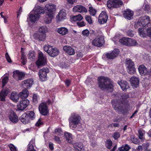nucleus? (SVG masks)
<instances>
[{
  "mask_svg": "<svg viewBox=\"0 0 151 151\" xmlns=\"http://www.w3.org/2000/svg\"><path fill=\"white\" fill-rule=\"evenodd\" d=\"M73 146L76 151H86L81 143L74 144Z\"/></svg>",
  "mask_w": 151,
  "mask_h": 151,
  "instance_id": "obj_27",
  "label": "nucleus"
},
{
  "mask_svg": "<svg viewBox=\"0 0 151 151\" xmlns=\"http://www.w3.org/2000/svg\"><path fill=\"white\" fill-rule=\"evenodd\" d=\"M142 9L145 11L148 12L150 9V7L149 5L144 4L142 6Z\"/></svg>",
  "mask_w": 151,
  "mask_h": 151,
  "instance_id": "obj_53",
  "label": "nucleus"
},
{
  "mask_svg": "<svg viewBox=\"0 0 151 151\" xmlns=\"http://www.w3.org/2000/svg\"><path fill=\"white\" fill-rule=\"evenodd\" d=\"M39 110L40 113L43 115H47L48 113V108L45 103H42L40 104Z\"/></svg>",
  "mask_w": 151,
  "mask_h": 151,
  "instance_id": "obj_9",
  "label": "nucleus"
},
{
  "mask_svg": "<svg viewBox=\"0 0 151 151\" xmlns=\"http://www.w3.org/2000/svg\"><path fill=\"white\" fill-rule=\"evenodd\" d=\"M10 92V90L8 88L2 89L0 93V100L1 101H5V98Z\"/></svg>",
  "mask_w": 151,
  "mask_h": 151,
  "instance_id": "obj_15",
  "label": "nucleus"
},
{
  "mask_svg": "<svg viewBox=\"0 0 151 151\" xmlns=\"http://www.w3.org/2000/svg\"><path fill=\"white\" fill-rule=\"evenodd\" d=\"M108 19V16L106 12L102 11L100 14L98 18L99 24H103L106 23Z\"/></svg>",
  "mask_w": 151,
  "mask_h": 151,
  "instance_id": "obj_8",
  "label": "nucleus"
},
{
  "mask_svg": "<svg viewBox=\"0 0 151 151\" xmlns=\"http://www.w3.org/2000/svg\"><path fill=\"white\" fill-rule=\"evenodd\" d=\"M63 49L69 55H73L75 54V51L74 49L70 46L65 45L63 47Z\"/></svg>",
  "mask_w": 151,
  "mask_h": 151,
  "instance_id": "obj_20",
  "label": "nucleus"
},
{
  "mask_svg": "<svg viewBox=\"0 0 151 151\" xmlns=\"http://www.w3.org/2000/svg\"><path fill=\"white\" fill-rule=\"evenodd\" d=\"M28 58L31 60L34 61L36 58L35 52L32 50L29 51L28 54Z\"/></svg>",
  "mask_w": 151,
  "mask_h": 151,
  "instance_id": "obj_36",
  "label": "nucleus"
},
{
  "mask_svg": "<svg viewBox=\"0 0 151 151\" xmlns=\"http://www.w3.org/2000/svg\"><path fill=\"white\" fill-rule=\"evenodd\" d=\"M90 33L87 29L83 30L82 32V34L84 36L88 37Z\"/></svg>",
  "mask_w": 151,
  "mask_h": 151,
  "instance_id": "obj_50",
  "label": "nucleus"
},
{
  "mask_svg": "<svg viewBox=\"0 0 151 151\" xmlns=\"http://www.w3.org/2000/svg\"><path fill=\"white\" fill-rule=\"evenodd\" d=\"M125 64L126 66H134V62L129 58L126 59Z\"/></svg>",
  "mask_w": 151,
  "mask_h": 151,
  "instance_id": "obj_43",
  "label": "nucleus"
},
{
  "mask_svg": "<svg viewBox=\"0 0 151 151\" xmlns=\"http://www.w3.org/2000/svg\"><path fill=\"white\" fill-rule=\"evenodd\" d=\"M65 136L68 142L70 144L72 143V135L70 133L67 132L65 133Z\"/></svg>",
  "mask_w": 151,
  "mask_h": 151,
  "instance_id": "obj_37",
  "label": "nucleus"
},
{
  "mask_svg": "<svg viewBox=\"0 0 151 151\" xmlns=\"http://www.w3.org/2000/svg\"><path fill=\"white\" fill-rule=\"evenodd\" d=\"M120 136V134L119 132H115L114 133L113 137L114 139L116 140L118 139Z\"/></svg>",
  "mask_w": 151,
  "mask_h": 151,
  "instance_id": "obj_55",
  "label": "nucleus"
},
{
  "mask_svg": "<svg viewBox=\"0 0 151 151\" xmlns=\"http://www.w3.org/2000/svg\"><path fill=\"white\" fill-rule=\"evenodd\" d=\"M49 72V69L47 67L43 68L40 70L38 73L39 77L42 81H45L47 79V73Z\"/></svg>",
  "mask_w": 151,
  "mask_h": 151,
  "instance_id": "obj_7",
  "label": "nucleus"
},
{
  "mask_svg": "<svg viewBox=\"0 0 151 151\" xmlns=\"http://www.w3.org/2000/svg\"><path fill=\"white\" fill-rule=\"evenodd\" d=\"M20 121L24 124H26L29 122L30 121L29 117L27 114L24 113L19 118Z\"/></svg>",
  "mask_w": 151,
  "mask_h": 151,
  "instance_id": "obj_16",
  "label": "nucleus"
},
{
  "mask_svg": "<svg viewBox=\"0 0 151 151\" xmlns=\"http://www.w3.org/2000/svg\"><path fill=\"white\" fill-rule=\"evenodd\" d=\"M88 11L90 14L92 16H94L97 12L96 10L92 6L89 7Z\"/></svg>",
  "mask_w": 151,
  "mask_h": 151,
  "instance_id": "obj_46",
  "label": "nucleus"
},
{
  "mask_svg": "<svg viewBox=\"0 0 151 151\" xmlns=\"http://www.w3.org/2000/svg\"><path fill=\"white\" fill-rule=\"evenodd\" d=\"M85 19L86 21L90 24H91L93 23L91 17L89 16H86L85 17Z\"/></svg>",
  "mask_w": 151,
  "mask_h": 151,
  "instance_id": "obj_54",
  "label": "nucleus"
},
{
  "mask_svg": "<svg viewBox=\"0 0 151 151\" xmlns=\"http://www.w3.org/2000/svg\"><path fill=\"white\" fill-rule=\"evenodd\" d=\"M33 83V81L32 79H29L24 81L22 84L24 88H28L32 86Z\"/></svg>",
  "mask_w": 151,
  "mask_h": 151,
  "instance_id": "obj_17",
  "label": "nucleus"
},
{
  "mask_svg": "<svg viewBox=\"0 0 151 151\" xmlns=\"http://www.w3.org/2000/svg\"><path fill=\"white\" fill-rule=\"evenodd\" d=\"M134 32L131 29H129L127 32L126 34L128 36L133 37L134 35Z\"/></svg>",
  "mask_w": 151,
  "mask_h": 151,
  "instance_id": "obj_52",
  "label": "nucleus"
},
{
  "mask_svg": "<svg viewBox=\"0 0 151 151\" xmlns=\"http://www.w3.org/2000/svg\"><path fill=\"white\" fill-rule=\"evenodd\" d=\"M127 70L128 73L131 74L136 73V69L134 67H127Z\"/></svg>",
  "mask_w": 151,
  "mask_h": 151,
  "instance_id": "obj_45",
  "label": "nucleus"
},
{
  "mask_svg": "<svg viewBox=\"0 0 151 151\" xmlns=\"http://www.w3.org/2000/svg\"><path fill=\"white\" fill-rule=\"evenodd\" d=\"M29 20L31 22L35 23L36 21H37L39 18L40 17L38 16V15L35 14L33 12V13L31 12L29 14Z\"/></svg>",
  "mask_w": 151,
  "mask_h": 151,
  "instance_id": "obj_24",
  "label": "nucleus"
},
{
  "mask_svg": "<svg viewBox=\"0 0 151 151\" xmlns=\"http://www.w3.org/2000/svg\"><path fill=\"white\" fill-rule=\"evenodd\" d=\"M33 36L35 39L39 41H44L46 38V34L39 33L38 32L35 33Z\"/></svg>",
  "mask_w": 151,
  "mask_h": 151,
  "instance_id": "obj_14",
  "label": "nucleus"
},
{
  "mask_svg": "<svg viewBox=\"0 0 151 151\" xmlns=\"http://www.w3.org/2000/svg\"><path fill=\"white\" fill-rule=\"evenodd\" d=\"M34 12L37 15H38V16L40 17V14H44L45 12L42 8L40 6H37L35 9V11Z\"/></svg>",
  "mask_w": 151,
  "mask_h": 151,
  "instance_id": "obj_30",
  "label": "nucleus"
},
{
  "mask_svg": "<svg viewBox=\"0 0 151 151\" xmlns=\"http://www.w3.org/2000/svg\"><path fill=\"white\" fill-rule=\"evenodd\" d=\"M29 117V119L30 118H31L32 119H33L35 116V114L34 111H29V113L28 114Z\"/></svg>",
  "mask_w": 151,
  "mask_h": 151,
  "instance_id": "obj_56",
  "label": "nucleus"
},
{
  "mask_svg": "<svg viewBox=\"0 0 151 151\" xmlns=\"http://www.w3.org/2000/svg\"><path fill=\"white\" fill-rule=\"evenodd\" d=\"M8 81V77L7 76L4 78L2 81V87L4 88L5 85L7 83Z\"/></svg>",
  "mask_w": 151,
  "mask_h": 151,
  "instance_id": "obj_49",
  "label": "nucleus"
},
{
  "mask_svg": "<svg viewBox=\"0 0 151 151\" xmlns=\"http://www.w3.org/2000/svg\"><path fill=\"white\" fill-rule=\"evenodd\" d=\"M57 32L62 35L66 34L68 32V29L65 27H61L57 29Z\"/></svg>",
  "mask_w": 151,
  "mask_h": 151,
  "instance_id": "obj_31",
  "label": "nucleus"
},
{
  "mask_svg": "<svg viewBox=\"0 0 151 151\" xmlns=\"http://www.w3.org/2000/svg\"><path fill=\"white\" fill-rule=\"evenodd\" d=\"M117 96H118L119 97H121L120 99H119L118 100H119L121 101H122L123 103L125 100L128 98L129 97L128 94L126 93L122 94H117Z\"/></svg>",
  "mask_w": 151,
  "mask_h": 151,
  "instance_id": "obj_35",
  "label": "nucleus"
},
{
  "mask_svg": "<svg viewBox=\"0 0 151 151\" xmlns=\"http://www.w3.org/2000/svg\"><path fill=\"white\" fill-rule=\"evenodd\" d=\"M22 60V63L23 65H24L27 61V58L26 57H24V56H23L21 58Z\"/></svg>",
  "mask_w": 151,
  "mask_h": 151,
  "instance_id": "obj_63",
  "label": "nucleus"
},
{
  "mask_svg": "<svg viewBox=\"0 0 151 151\" xmlns=\"http://www.w3.org/2000/svg\"><path fill=\"white\" fill-rule=\"evenodd\" d=\"M129 38L124 37L120 39L119 42L122 45L127 46Z\"/></svg>",
  "mask_w": 151,
  "mask_h": 151,
  "instance_id": "obj_40",
  "label": "nucleus"
},
{
  "mask_svg": "<svg viewBox=\"0 0 151 151\" xmlns=\"http://www.w3.org/2000/svg\"><path fill=\"white\" fill-rule=\"evenodd\" d=\"M19 95L15 91L12 92L10 96V99L15 102H17L19 101Z\"/></svg>",
  "mask_w": 151,
  "mask_h": 151,
  "instance_id": "obj_26",
  "label": "nucleus"
},
{
  "mask_svg": "<svg viewBox=\"0 0 151 151\" xmlns=\"http://www.w3.org/2000/svg\"><path fill=\"white\" fill-rule=\"evenodd\" d=\"M119 51L118 49H114L111 52L106 53V57L109 59L112 60L114 59L119 54Z\"/></svg>",
  "mask_w": 151,
  "mask_h": 151,
  "instance_id": "obj_10",
  "label": "nucleus"
},
{
  "mask_svg": "<svg viewBox=\"0 0 151 151\" xmlns=\"http://www.w3.org/2000/svg\"><path fill=\"white\" fill-rule=\"evenodd\" d=\"M47 32V28L45 26H43L40 27L38 30L39 33L46 34Z\"/></svg>",
  "mask_w": 151,
  "mask_h": 151,
  "instance_id": "obj_38",
  "label": "nucleus"
},
{
  "mask_svg": "<svg viewBox=\"0 0 151 151\" xmlns=\"http://www.w3.org/2000/svg\"><path fill=\"white\" fill-rule=\"evenodd\" d=\"M124 17L126 19L128 20H130L133 18V16L134 15L133 11L129 9H126L123 11Z\"/></svg>",
  "mask_w": 151,
  "mask_h": 151,
  "instance_id": "obj_11",
  "label": "nucleus"
},
{
  "mask_svg": "<svg viewBox=\"0 0 151 151\" xmlns=\"http://www.w3.org/2000/svg\"><path fill=\"white\" fill-rule=\"evenodd\" d=\"M118 83L124 91H126L127 89H128L129 87V84L125 81H119Z\"/></svg>",
  "mask_w": 151,
  "mask_h": 151,
  "instance_id": "obj_19",
  "label": "nucleus"
},
{
  "mask_svg": "<svg viewBox=\"0 0 151 151\" xmlns=\"http://www.w3.org/2000/svg\"><path fill=\"white\" fill-rule=\"evenodd\" d=\"M130 81L132 86L136 88L138 86L139 80L137 77L133 76L131 78Z\"/></svg>",
  "mask_w": 151,
  "mask_h": 151,
  "instance_id": "obj_22",
  "label": "nucleus"
},
{
  "mask_svg": "<svg viewBox=\"0 0 151 151\" xmlns=\"http://www.w3.org/2000/svg\"><path fill=\"white\" fill-rule=\"evenodd\" d=\"M5 57L6 58V60L7 61L9 62V63H11L12 62V60L9 56V55L8 53V52H6L5 54Z\"/></svg>",
  "mask_w": 151,
  "mask_h": 151,
  "instance_id": "obj_58",
  "label": "nucleus"
},
{
  "mask_svg": "<svg viewBox=\"0 0 151 151\" xmlns=\"http://www.w3.org/2000/svg\"><path fill=\"white\" fill-rule=\"evenodd\" d=\"M13 73V77H14L15 76H17L18 79L19 80H22V78L24 76V74L23 73L20 72L18 70L14 71Z\"/></svg>",
  "mask_w": 151,
  "mask_h": 151,
  "instance_id": "obj_32",
  "label": "nucleus"
},
{
  "mask_svg": "<svg viewBox=\"0 0 151 151\" xmlns=\"http://www.w3.org/2000/svg\"><path fill=\"white\" fill-rule=\"evenodd\" d=\"M71 19L74 21H80L82 20L83 17L81 14H79L77 15L73 16L71 17Z\"/></svg>",
  "mask_w": 151,
  "mask_h": 151,
  "instance_id": "obj_41",
  "label": "nucleus"
},
{
  "mask_svg": "<svg viewBox=\"0 0 151 151\" xmlns=\"http://www.w3.org/2000/svg\"><path fill=\"white\" fill-rule=\"evenodd\" d=\"M112 104L116 111L119 114H124L127 112L126 109L123 106V102L115 99L111 101Z\"/></svg>",
  "mask_w": 151,
  "mask_h": 151,
  "instance_id": "obj_2",
  "label": "nucleus"
},
{
  "mask_svg": "<svg viewBox=\"0 0 151 151\" xmlns=\"http://www.w3.org/2000/svg\"><path fill=\"white\" fill-rule=\"evenodd\" d=\"M37 96L36 94H34L32 97V101L35 103H36L37 102Z\"/></svg>",
  "mask_w": 151,
  "mask_h": 151,
  "instance_id": "obj_59",
  "label": "nucleus"
},
{
  "mask_svg": "<svg viewBox=\"0 0 151 151\" xmlns=\"http://www.w3.org/2000/svg\"><path fill=\"white\" fill-rule=\"evenodd\" d=\"M44 50L48 54V52L50 49H52V46L49 45H45L43 47Z\"/></svg>",
  "mask_w": 151,
  "mask_h": 151,
  "instance_id": "obj_51",
  "label": "nucleus"
},
{
  "mask_svg": "<svg viewBox=\"0 0 151 151\" xmlns=\"http://www.w3.org/2000/svg\"><path fill=\"white\" fill-rule=\"evenodd\" d=\"M98 81L99 87L101 89L110 92L112 91L113 85L109 78L103 76H99Z\"/></svg>",
  "mask_w": 151,
  "mask_h": 151,
  "instance_id": "obj_1",
  "label": "nucleus"
},
{
  "mask_svg": "<svg viewBox=\"0 0 151 151\" xmlns=\"http://www.w3.org/2000/svg\"><path fill=\"white\" fill-rule=\"evenodd\" d=\"M115 8H118L123 5V1L121 0H114Z\"/></svg>",
  "mask_w": 151,
  "mask_h": 151,
  "instance_id": "obj_34",
  "label": "nucleus"
},
{
  "mask_svg": "<svg viewBox=\"0 0 151 151\" xmlns=\"http://www.w3.org/2000/svg\"><path fill=\"white\" fill-rule=\"evenodd\" d=\"M77 24L80 27H83L86 25V23L83 22H77Z\"/></svg>",
  "mask_w": 151,
  "mask_h": 151,
  "instance_id": "obj_62",
  "label": "nucleus"
},
{
  "mask_svg": "<svg viewBox=\"0 0 151 151\" xmlns=\"http://www.w3.org/2000/svg\"><path fill=\"white\" fill-rule=\"evenodd\" d=\"M47 63V59L44 56L43 54L40 51L38 53V57L37 60L36 62L37 66L45 65Z\"/></svg>",
  "mask_w": 151,
  "mask_h": 151,
  "instance_id": "obj_5",
  "label": "nucleus"
},
{
  "mask_svg": "<svg viewBox=\"0 0 151 151\" xmlns=\"http://www.w3.org/2000/svg\"><path fill=\"white\" fill-rule=\"evenodd\" d=\"M59 52V51L56 47L53 48L52 46V49L48 52V55L50 56L54 57L57 56Z\"/></svg>",
  "mask_w": 151,
  "mask_h": 151,
  "instance_id": "obj_23",
  "label": "nucleus"
},
{
  "mask_svg": "<svg viewBox=\"0 0 151 151\" xmlns=\"http://www.w3.org/2000/svg\"><path fill=\"white\" fill-rule=\"evenodd\" d=\"M73 11L74 12L80 13H86L87 12L86 9L82 5H77L73 8Z\"/></svg>",
  "mask_w": 151,
  "mask_h": 151,
  "instance_id": "obj_13",
  "label": "nucleus"
},
{
  "mask_svg": "<svg viewBox=\"0 0 151 151\" xmlns=\"http://www.w3.org/2000/svg\"><path fill=\"white\" fill-rule=\"evenodd\" d=\"M9 147L11 151H17L16 147L12 144H10Z\"/></svg>",
  "mask_w": 151,
  "mask_h": 151,
  "instance_id": "obj_57",
  "label": "nucleus"
},
{
  "mask_svg": "<svg viewBox=\"0 0 151 151\" xmlns=\"http://www.w3.org/2000/svg\"><path fill=\"white\" fill-rule=\"evenodd\" d=\"M9 118L10 121L14 123H17L18 121V116L13 111H11L9 114Z\"/></svg>",
  "mask_w": 151,
  "mask_h": 151,
  "instance_id": "obj_21",
  "label": "nucleus"
},
{
  "mask_svg": "<svg viewBox=\"0 0 151 151\" xmlns=\"http://www.w3.org/2000/svg\"><path fill=\"white\" fill-rule=\"evenodd\" d=\"M130 139L131 141L134 143L136 144H139V141L136 138H135L133 135H131L130 136Z\"/></svg>",
  "mask_w": 151,
  "mask_h": 151,
  "instance_id": "obj_48",
  "label": "nucleus"
},
{
  "mask_svg": "<svg viewBox=\"0 0 151 151\" xmlns=\"http://www.w3.org/2000/svg\"><path fill=\"white\" fill-rule=\"evenodd\" d=\"M29 95V92L25 88H24L19 93V96L20 98L23 99L27 98Z\"/></svg>",
  "mask_w": 151,
  "mask_h": 151,
  "instance_id": "obj_29",
  "label": "nucleus"
},
{
  "mask_svg": "<svg viewBox=\"0 0 151 151\" xmlns=\"http://www.w3.org/2000/svg\"><path fill=\"white\" fill-rule=\"evenodd\" d=\"M29 103V101L27 99L20 101L19 104L17 105L18 109L19 110H23L27 106Z\"/></svg>",
  "mask_w": 151,
  "mask_h": 151,
  "instance_id": "obj_12",
  "label": "nucleus"
},
{
  "mask_svg": "<svg viewBox=\"0 0 151 151\" xmlns=\"http://www.w3.org/2000/svg\"><path fill=\"white\" fill-rule=\"evenodd\" d=\"M81 119L80 116L75 113H73L69 119V126L70 128L74 129L77 126V125L80 122Z\"/></svg>",
  "mask_w": 151,
  "mask_h": 151,
  "instance_id": "obj_3",
  "label": "nucleus"
},
{
  "mask_svg": "<svg viewBox=\"0 0 151 151\" xmlns=\"http://www.w3.org/2000/svg\"><path fill=\"white\" fill-rule=\"evenodd\" d=\"M45 8H46V9L47 10L46 12L47 14H50L53 15V11L55 9V5L47 4L45 5Z\"/></svg>",
  "mask_w": 151,
  "mask_h": 151,
  "instance_id": "obj_25",
  "label": "nucleus"
},
{
  "mask_svg": "<svg viewBox=\"0 0 151 151\" xmlns=\"http://www.w3.org/2000/svg\"><path fill=\"white\" fill-rule=\"evenodd\" d=\"M114 0H108L107 2L106 5L107 7L110 9L112 8H114Z\"/></svg>",
  "mask_w": 151,
  "mask_h": 151,
  "instance_id": "obj_39",
  "label": "nucleus"
},
{
  "mask_svg": "<svg viewBox=\"0 0 151 151\" xmlns=\"http://www.w3.org/2000/svg\"><path fill=\"white\" fill-rule=\"evenodd\" d=\"M138 69L139 73L141 75H145L148 72L146 67H139Z\"/></svg>",
  "mask_w": 151,
  "mask_h": 151,
  "instance_id": "obj_33",
  "label": "nucleus"
},
{
  "mask_svg": "<svg viewBox=\"0 0 151 151\" xmlns=\"http://www.w3.org/2000/svg\"><path fill=\"white\" fill-rule=\"evenodd\" d=\"M33 145H28V147L27 149L28 151H36L34 148Z\"/></svg>",
  "mask_w": 151,
  "mask_h": 151,
  "instance_id": "obj_61",
  "label": "nucleus"
},
{
  "mask_svg": "<svg viewBox=\"0 0 151 151\" xmlns=\"http://www.w3.org/2000/svg\"><path fill=\"white\" fill-rule=\"evenodd\" d=\"M137 24L140 26L148 27L150 24V17L147 15L139 18Z\"/></svg>",
  "mask_w": 151,
  "mask_h": 151,
  "instance_id": "obj_4",
  "label": "nucleus"
},
{
  "mask_svg": "<svg viewBox=\"0 0 151 151\" xmlns=\"http://www.w3.org/2000/svg\"><path fill=\"white\" fill-rule=\"evenodd\" d=\"M147 35L150 37H151V27L148 28L147 30Z\"/></svg>",
  "mask_w": 151,
  "mask_h": 151,
  "instance_id": "obj_60",
  "label": "nucleus"
},
{
  "mask_svg": "<svg viewBox=\"0 0 151 151\" xmlns=\"http://www.w3.org/2000/svg\"><path fill=\"white\" fill-rule=\"evenodd\" d=\"M66 17V14L62 11H60L56 17V20L57 22H60L65 19Z\"/></svg>",
  "mask_w": 151,
  "mask_h": 151,
  "instance_id": "obj_18",
  "label": "nucleus"
},
{
  "mask_svg": "<svg viewBox=\"0 0 151 151\" xmlns=\"http://www.w3.org/2000/svg\"><path fill=\"white\" fill-rule=\"evenodd\" d=\"M53 17V15L50 14H47L45 17L44 18V20L45 22L47 24L50 23Z\"/></svg>",
  "mask_w": 151,
  "mask_h": 151,
  "instance_id": "obj_28",
  "label": "nucleus"
},
{
  "mask_svg": "<svg viewBox=\"0 0 151 151\" xmlns=\"http://www.w3.org/2000/svg\"><path fill=\"white\" fill-rule=\"evenodd\" d=\"M138 32L141 37H146V35L145 33V31L142 27L139 28L138 29Z\"/></svg>",
  "mask_w": 151,
  "mask_h": 151,
  "instance_id": "obj_42",
  "label": "nucleus"
},
{
  "mask_svg": "<svg viewBox=\"0 0 151 151\" xmlns=\"http://www.w3.org/2000/svg\"><path fill=\"white\" fill-rule=\"evenodd\" d=\"M112 144L113 143L112 141L110 139L107 140L105 142L106 147L108 149H110L111 148Z\"/></svg>",
  "mask_w": 151,
  "mask_h": 151,
  "instance_id": "obj_47",
  "label": "nucleus"
},
{
  "mask_svg": "<svg viewBox=\"0 0 151 151\" xmlns=\"http://www.w3.org/2000/svg\"><path fill=\"white\" fill-rule=\"evenodd\" d=\"M137 44V42L135 40L129 38L127 46H134L135 45Z\"/></svg>",
  "mask_w": 151,
  "mask_h": 151,
  "instance_id": "obj_44",
  "label": "nucleus"
},
{
  "mask_svg": "<svg viewBox=\"0 0 151 151\" xmlns=\"http://www.w3.org/2000/svg\"><path fill=\"white\" fill-rule=\"evenodd\" d=\"M139 134V138L141 139H143V134L141 130H139L138 131Z\"/></svg>",
  "mask_w": 151,
  "mask_h": 151,
  "instance_id": "obj_64",
  "label": "nucleus"
},
{
  "mask_svg": "<svg viewBox=\"0 0 151 151\" xmlns=\"http://www.w3.org/2000/svg\"><path fill=\"white\" fill-rule=\"evenodd\" d=\"M104 42L103 37L100 36L98 37H96L92 41V45L97 47H102Z\"/></svg>",
  "mask_w": 151,
  "mask_h": 151,
  "instance_id": "obj_6",
  "label": "nucleus"
}]
</instances>
